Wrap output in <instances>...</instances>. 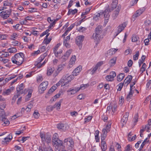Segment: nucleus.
<instances>
[{"label": "nucleus", "mask_w": 151, "mask_h": 151, "mask_svg": "<svg viewBox=\"0 0 151 151\" xmlns=\"http://www.w3.org/2000/svg\"><path fill=\"white\" fill-rule=\"evenodd\" d=\"M11 9L3 11L0 13V16L4 19H6L9 17L11 13Z\"/></svg>", "instance_id": "nucleus-7"}, {"label": "nucleus", "mask_w": 151, "mask_h": 151, "mask_svg": "<svg viewBox=\"0 0 151 151\" xmlns=\"http://www.w3.org/2000/svg\"><path fill=\"white\" fill-rule=\"evenodd\" d=\"M121 8V6L120 5H119L117 6L116 9H115V10L114 11L112 15L113 18L114 19H115L118 16Z\"/></svg>", "instance_id": "nucleus-9"}, {"label": "nucleus", "mask_w": 151, "mask_h": 151, "mask_svg": "<svg viewBox=\"0 0 151 151\" xmlns=\"http://www.w3.org/2000/svg\"><path fill=\"white\" fill-rule=\"evenodd\" d=\"M0 122H3V124H2V125L4 126L8 125L10 124V122L6 117V115L4 110H0Z\"/></svg>", "instance_id": "nucleus-3"}, {"label": "nucleus", "mask_w": 151, "mask_h": 151, "mask_svg": "<svg viewBox=\"0 0 151 151\" xmlns=\"http://www.w3.org/2000/svg\"><path fill=\"white\" fill-rule=\"evenodd\" d=\"M52 145L56 148H58L59 147L63 145V142L59 139L52 141Z\"/></svg>", "instance_id": "nucleus-11"}, {"label": "nucleus", "mask_w": 151, "mask_h": 151, "mask_svg": "<svg viewBox=\"0 0 151 151\" xmlns=\"http://www.w3.org/2000/svg\"><path fill=\"white\" fill-rule=\"evenodd\" d=\"M48 84V81H46L43 82L41 83L38 87V91L39 93L40 94L43 93L46 89Z\"/></svg>", "instance_id": "nucleus-4"}, {"label": "nucleus", "mask_w": 151, "mask_h": 151, "mask_svg": "<svg viewBox=\"0 0 151 151\" xmlns=\"http://www.w3.org/2000/svg\"><path fill=\"white\" fill-rule=\"evenodd\" d=\"M10 135V134H9ZM10 137H6L4 138V141L5 142H9V140H11L12 138V135L10 136L9 135Z\"/></svg>", "instance_id": "nucleus-51"}, {"label": "nucleus", "mask_w": 151, "mask_h": 151, "mask_svg": "<svg viewBox=\"0 0 151 151\" xmlns=\"http://www.w3.org/2000/svg\"><path fill=\"white\" fill-rule=\"evenodd\" d=\"M106 135H104L102 134L101 135V142H105V141H104L105 138L106 137Z\"/></svg>", "instance_id": "nucleus-61"}, {"label": "nucleus", "mask_w": 151, "mask_h": 151, "mask_svg": "<svg viewBox=\"0 0 151 151\" xmlns=\"http://www.w3.org/2000/svg\"><path fill=\"white\" fill-rule=\"evenodd\" d=\"M50 30L49 29H47L45 31L43 32L40 35V37H41L43 36L46 34H47L49 31H50Z\"/></svg>", "instance_id": "nucleus-53"}, {"label": "nucleus", "mask_w": 151, "mask_h": 151, "mask_svg": "<svg viewBox=\"0 0 151 151\" xmlns=\"http://www.w3.org/2000/svg\"><path fill=\"white\" fill-rule=\"evenodd\" d=\"M133 93V91H130L128 95H127V101H129L130 100V99H131V98L132 97Z\"/></svg>", "instance_id": "nucleus-29"}, {"label": "nucleus", "mask_w": 151, "mask_h": 151, "mask_svg": "<svg viewBox=\"0 0 151 151\" xmlns=\"http://www.w3.org/2000/svg\"><path fill=\"white\" fill-rule=\"evenodd\" d=\"M46 142L47 143H49L50 142L51 140V138L50 136H48L47 137H46Z\"/></svg>", "instance_id": "nucleus-59"}, {"label": "nucleus", "mask_w": 151, "mask_h": 151, "mask_svg": "<svg viewBox=\"0 0 151 151\" xmlns=\"http://www.w3.org/2000/svg\"><path fill=\"white\" fill-rule=\"evenodd\" d=\"M82 68L81 66H79L76 68L72 73L73 76H76L78 75L80 72L81 71Z\"/></svg>", "instance_id": "nucleus-15"}, {"label": "nucleus", "mask_w": 151, "mask_h": 151, "mask_svg": "<svg viewBox=\"0 0 151 151\" xmlns=\"http://www.w3.org/2000/svg\"><path fill=\"white\" fill-rule=\"evenodd\" d=\"M24 88L23 83H21L18 85L17 88V92L22 91Z\"/></svg>", "instance_id": "nucleus-20"}, {"label": "nucleus", "mask_w": 151, "mask_h": 151, "mask_svg": "<svg viewBox=\"0 0 151 151\" xmlns=\"http://www.w3.org/2000/svg\"><path fill=\"white\" fill-rule=\"evenodd\" d=\"M91 9V7L87 8L85 12L82 13L81 16H83L84 15L87 14L89 12Z\"/></svg>", "instance_id": "nucleus-32"}, {"label": "nucleus", "mask_w": 151, "mask_h": 151, "mask_svg": "<svg viewBox=\"0 0 151 151\" xmlns=\"http://www.w3.org/2000/svg\"><path fill=\"white\" fill-rule=\"evenodd\" d=\"M76 59V57L75 55H73L71 57L70 61L72 62V64L74 63Z\"/></svg>", "instance_id": "nucleus-48"}, {"label": "nucleus", "mask_w": 151, "mask_h": 151, "mask_svg": "<svg viewBox=\"0 0 151 151\" xmlns=\"http://www.w3.org/2000/svg\"><path fill=\"white\" fill-rule=\"evenodd\" d=\"M57 21V19L55 20L53 22H52L50 24V25L48 26V29H51V28L55 24L56 21Z\"/></svg>", "instance_id": "nucleus-49"}, {"label": "nucleus", "mask_w": 151, "mask_h": 151, "mask_svg": "<svg viewBox=\"0 0 151 151\" xmlns=\"http://www.w3.org/2000/svg\"><path fill=\"white\" fill-rule=\"evenodd\" d=\"M77 10L76 9H75L74 10H72V9H69L68 14V15H70L71 14H74L77 12Z\"/></svg>", "instance_id": "nucleus-28"}, {"label": "nucleus", "mask_w": 151, "mask_h": 151, "mask_svg": "<svg viewBox=\"0 0 151 151\" xmlns=\"http://www.w3.org/2000/svg\"><path fill=\"white\" fill-rule=\"evenodd\" d=\"M75 26V24H71L69 27L67 28V30H68L69 31H70Z\"/></svg>", "instance_id": "nucleus-60"}, {"label": "nucleus", "mask_w": 151, "mask_h": 151, "mask_svg": "<svg viewBox=\"0 0 151 151\" xmlns=\"http://www.w3.org/2000/svg\"><path fill=\"white\" fill-rule=\"evenodd\" d=\"M131 150L130 145H128L125 148V151H129Z\"/></svg>", "instance_id": "nucleus-64"}, {"label": "nucleus", "mask_w": 151, "mask_h": 151, "mask_svg": "<svg viewBox=\"0 0 151 151\" xmlns=\"http://www.w3.org/2000/svg\"><path fill=\"white\" fill-rule=\"evenodd\" d=\"M98 68L95 65V67L93 68V69L91 70V69L90 70V71H91L92 72V74H93L95 72V71L97 70L98 69Z\"/></svg>", "instance_id": "nucleus-55"}, {"label": "nucleus", "mask_w": 151, "mask_h": 151, "mask_svg": "<svg viewBox=\"0 0 151 151\" xmlns=\"http://www.w3.org/2000/svg\"><path fill=\"white\" fill-rule=\"evenodd\" d=\"M142 14L141 11L140 10H138L136 11V14L133 15V17H137L140 16Z\"/></svg>", "instance_id": "nucleus-33"}, {"label": "nucleus", "mask_w": 151, "mask_h": 151, "mask_svg": "<svg viewBox=\"0 0 151 151\" xmlns=\"http://www.w3.org/2000/svg\"><path fill=\"white\" fill-rule=\"evenodd\" d=\"M127 24L126 22H123L120 24L117 27V33L116 35L117 36L120 33L123 31L126 27Z\"/></svg>", "instance_id": "nucleus-8"}, {"label": "nucleus", "mask_w": 151, "mask_h": 151, "mask_svg": "<svg viewBox=\"0 0 151 151\" xmlns=\"http://www.w3.org/2000/svg\"><path fill=\"white\" fill-rule=\"evenodd\" d=\"M124 85V83H121L118 84L117 86L118 87V88L117 89L118 91H120L123 87V86Z\"/></svg>", "instance_id": "nucleus-45"}, {"label": "nucleus", "mask_w": 151, "mask_h": 151, "mask_svg": "<svg viewBox=\"0 0 151 151\" xmlns=\"http://www.w3.org/2000/svg\"><path fill=\"white\" fill-rule=\"evenodd\" d=\"M6 104H4L1 103L0 105V110H4V109L5 108Z\"/></svg>", "instance_id": "nucleus-58"}, {"label": "nucleus", "mask_w": 151, "mask_h": 151, "mask_svg": "<svg viewBox=\"0 0 151 151\" xmlns=\"http://www.w3.org/2000/svg\"><path fill=\"white\" fill-rule=\"evenodd\" d=\"M133 64V62L132 61L130 60L128 62V65L129 67H131Z\"/></svg>", "instance_id": "nucleus-63"}, {"label": "nucleus", "mask_w": 151, "mask_h": 151, "mask_svg": "<svg viewBox=\"0 0 151 151\" xmlns=\"http://www.w3.org/2000/svg\"><path fill=\"white\" fill-rule=\"evenodd\" d=\"M132 78V76L131 75L128 76L125 78L124 83L127 86L131 82Z\"/></svg>", "instance_id": "nucleus-14"}, {"label": "nucleus", "mask_w": 151, "mask_h": 151, "mask_svg": "<svg viewBox=\"0 0 151 151\" xmlns=\"http://www.w3.org/2000/svg\"><path fill=\"white\" fill-rule=\"evenodd\" d=\"M110 76H111V77H112V78H113L115 77L116 76V73L114 71H112V72H111L110 73Z\"/></svg>", "instance_id": "nucleus-56"}, {"label": "nucleus", "mask_w": 151, "mask_h": 151, "mask_svg": "<svg viewBox=\"0 0 151 151\" xmlns=\"http://www.w3.org/2000/svg\"><path fill=\"white\" fill-rule=\"evenodd\" d=\"M32 93V90H30L29 91L28 94L26 96L25 98V100L26 101H27L29 100V99L30 98L31 96Z\"/></svg>", "instance_id": "nucleus-30"}, {"label": "nucleus", "mask_w": 151, "mask_h": 151, "mask_svg": "<svg viewBox=\"0 0 151 151\" xmlns=\"http://www.w3.org/2000/svg\"><path fill=\"white\" fill-rule=\"evenodd\" d=\"M72 80V78L70 77V76H68L65 79V81L64 84L63 85V84L62 85V86H64L68 83L69 82H70Z\"/></svg>", "instance_id": "nucleus-22"}, {"label": "nucleus", "mask_w": 151, "mask_h": 151, "mask_svg": "<svg viewBox=\"0 0 151 151\" xmlns=\"http://www.w3.org/2000/svg\"><path fill=\"white\" fill-rule=\"evenodd\" d=\"M113 78H112V77L110 76V75H108L106 76V80L108 81H112L113 80Z\"/></svg>", "instance_id": "nucleus-43"}, {"label": "nucleus", "mask_w": 151, "mask_h": 151, "mask_svg": "<svg viewBox=\"0 0 151 151\" xmlns=\"http://www.w3.org/2000/svg\"><path fill=\"white\" fill-rule=\"evenodd\" d=\"M60 43L58 44L57 45H56L55 47L54 48V53L55 54V56L57 57L58 55V51H57V50L59 47L60 45Z\"/></svg>", "instance_id": "nucleus-23"}, {"label": "nucleus", "mask_w": 151, "mask_h": 151, "mask_svg": "<svg viewBox=\"0 0 151 151\" xmlns=\"http://www.w3.org/2000/svg\"><path fill=\"white\" fill-rule=\"evenodd\" d=\"M139 39V37L137 36H133L132 38V42H135L137 41Z\"/></svg>", "instance_id": "nucleus-41"}, {"label": "nucleus", "mask_w": 151, "mask_h": 151, "mask_svg": "<svg viewBox=\"0 0 151 151\" xmlns=\"http://www.w3.org/2000/svg\"><path fill=\"white\" fill-rule=\"evenodd\" d=\"M16 77V76H14L13 77H8L6 78L5 79V81H4V83L5 84L7 82H8L11 79H12Z\"/></svg>", "instance_id": "nucleus-39"}, {"label": "nucleus", "mask_w": 151, "mask_h": 151, "mask_svg": "<svg viewBox=\"0 0 151 151\" xmlns=\"http://www.w3.org/2000/svg\"><path fill=\"white\" fill-rule=\"evenodd\" d=\"M129 114V113L128 112H126L125 114L123 116V118H122L121 121V123L122 124V127H123L124 125L126 124L128 120Z\"/></svg>", "instance_id": "nucleus-10"}, {"label": "nucleus", "mask_w": 151, "mask_h": 151, "mask_svg": "<svg viewBox=\"0 0 151 151\" xmlns=\"http://www.w3.org/2000/svg\"><path fill=\"white\" fill-rule=\"evenodd\" d=\"M63 144L66 145L68 147L72 148L74 146V143L72 138L68 137L64 140Z\"/></svg>", "instance_id": "nucleus-5"}, {"label": "nucleus", "mask_w": 151, "mask_h": 151, "mask_svg": "<svg viewBox=\"0 0 151 151\" xmlns=\"http://www.w3.org/2000/svg\"><path fill=\"white\" fill-rule=\"evenodd\" d=\"M116 61V58H113L110 60L109 63L110 65L111 66H113L115 64Z\"/></svg>", "instance_id": "nucleus-27"}, {"label": "nucleus", "mask_w": 151, "mask_h": 151, "mask_svg": "<svg viewBox=\"0 0 151 151\" xmlns=\"http://www.w3.org/2000/svg\"><path fill=\"white\" fill-rule=\"evenodd\" d=\"M59 139L58 134L56 133H55L53 136L52 141H54Z\"/></svg>", "instance_id": "nucleus-35"}, {"label": "nucleus", "mask_w": 151, "mask_h": 151, "mask_svg": "<svg viewBox=\"0 0 151 151\" xmlns=\"http://www.w3.org/2000/svg\"><path fill=\"white\" fill-rule=\"evenodd\" d=\"M62 101V99L60 100L59 102L57 103H56L54 105V109L56 108V109L58 110H59L60 108L61 104Z\"/></svg>", "instance_id": "nucleus-19"}, {"label": "nucleus", "mask_w": 151, "mask_h": 151, "mask_svg": "<svg viewBox=\"0 0 151 151\" xmlns=\"http://www.w3.org/2000/svg\"><path fill=\"white\" fill-rule=\"evenodd\" d=\"M101 13L100 12L99 13H98L95 16L93 17V19L96 20L98 19V17H100L101 15H102Z\"/></svg>", "instance_id": "nucleus-57"}, {"label": "nucleus", "mask_w": 151, "mask_h": 151, "mask_svg": "<svg viewBox=\"0 0 151 151\" xmlns=\"http://www.w3.org/2000/svg\"><path fill=\"white\" fill-rule=\"evenodd\" d=\"M124 76V73H120L117 76V81H121L123 79Z\"/></svg>", "instance_id": "nucleus-26"}, {"label": "nucleus", "mask_w": 151, "mask_h": 151, "mask_svg": "<svg viewBox=\"0 0 151 151\" xmlns=\"http://www.w3.org/2000/svg\"><path fill=\"white\" fill-rule=\"evenodd\" d=\"M54 70V68L53 67H50L47 71V75L49 76L51 75Z\"/></svg>", "instance_id": "nucleus-25"}, {"label": "nucleus", "mask_w": 151, "mask_h": 151, "mask_svg": "<svg viewBox=\"0 0 151 151\" xmlns=\"http://www.w3.org/2000/svg\"><path fill=\"white\" fill-rule=\"evenodd\" d=\"M68 126L66 124H64L62 123H60L57 125V128L59 129L65 131L67 129Z\"/></svg>", "instance_id": "nucleus-13"}, {"label": "nucleus", "mask_w": 151, "mask_h": 151, "mask_svg": "<svg viewBox=\"0 0 151 151\" xmlns=\"http://www.w3.org/2000/svg\"><path fill=\"white\" fill-rule=\"evenodd\" d=\"M147 138H146L144 140V141L142 142L140 147H139L140 149H142L143 147L144 146L146 142H147Z\"/></svg>", "instance_id": "nucleus-52"}, {"label": "nucleus", "mask_w": 151, "mask_h": 151, "mask_svg": "<svg viewBox=\"0 0 151 151\" xmlns=\"http://www.w3.org/2000/svg\"><path fill=\"white\" fill-rule=\"evenodd\" d=\"M84 38V36L80 35L78 36L76 38V43L78 46L79 49H81L82 47V42Z\"/></svg>", "instance_id": "nucleus-6"}, {"label": "nucleus", "mask_w": 151, "mask_h": 151, "mask_svg": "<svg viewBox=\"0 0 151 151\" xmlns=\"http://www.w3.org/2000/svg\"><path fill=\"white\" fill-rule=\"evenodd\" d=\"M139 55V51H137L136 52V54L133 56V59L134 60H137L138 59V57Z\"/></svg>", "instance_id": "nucleus-44"}, {"label": "nucleus", "mask_w": 151, "mask_h": 151, "mask_svg": "<svg viewBox=\"0 0 151 151\" xmlns=\"http://www.w3.org/2000/svg\"><path fill=\"white\" fill-rule=\"evenodd\" d=\"M71 50H69L66 52L64 54V55L68 58L70 54H71Z\"/></svg>", "instance_id": "nucleus-54"}, {"label": "nucleus", "mask_w": 151, "mask_h": 151, "mask_svg": "<svg viewBox=\"0 0 151 151\" xmlns=\"http://www.w3.org/2000/svg\"><path fill=\"white\" fill-rule=\"evenodd\" d=\"M12 4L10 0H7L4 1V6L2 9H7L6 6H11Z\"/></svg>", "instance_id": "nucleus-16"}, {"label": "nucleus", "mask_w": 151, "mask_h": 151, "mask_svg": "<svg viewBox=\"0 0 151 151\" xmlns=\"http://www.w3.org/2000/svg\"><path fill=\"white\" fill-rule=\"evenodd\" d=\"M136 137V135H135L134 136L132 137L131 136L128 137V138L129 140L130 141H132L134 140Z\"/></svg>", "instance_id": "nucleus-46"}, {"label": "nucleus", "mask_w": 151, "mask_h": 151, "mask_svg": "<svg viewBox=\"0 0 151 151\" xmlns=\"http://www.w3.org/2000/svg\"><path fill=\"white\" fill-rule=\"evenodd\" d=\"M89 86V84H82L81 85V86L79 88H78L79 90L80 89L83 90L86 88L88 87Z\"/></svg>", "instance_id": "nucleus-36"}, {"label": "nucleus", "mask_w": 151, "mask_h": 151, "mask_svg": "<svg viewBox=\"0 0 151 151\" xmlns=\"http://www.w3.org/2000/svg\"><path fill=\"white\" fill-rule=\"evenodd\" d=\"M138 116L137 114H136L134 116L133 119V121L134 123H136L138 121Z\"/></svg>", "instance_id": "nucleus-47"}, {"label": "nucleus", "mask_w": 151, "mask_h": 151, "mask_svg": "<svg viewBox=\"0 0 151 151\" xmlns=\"http://www.w3.org/2000/svg\"><path fill=\"white\" fill-rule=\"evenodd\" d=\"M54 109V107L53 106H48L46 108V110L49 112L51 111H52Z\"/></svg>", "instance_id": "nucleus-38"}, {"label": "nucleus", "mask_w": 151, "mask_h": 151, "mask_svg": "<svg viewBox=\"0 0 151 151\" xmlns=\"http://www.w3.org/2000/svg\"><path fill=\"white\" fill-rule=\"evenodd\" d=\"M146 65L145 63H143L141 69L140 71L142 72L141 73H142L145 70V68Z\"/></svg>", "instance_id": "nucleus-42"}, {"label": "nucleus", "mask_w": 151, "mask_h": 151, "mask_svg": "<svg viewBox=\"0 0 151 151\" xmlns=\"http://www.w3.org/2000/svg\"><path fill=\"white\" fill-rule=\"evenodd\" d=\"M14 89V87H12L9 88L6 90L5 91H4L3 93V94L4 95H9Z\"/></svg>", "instance_id": "nucleus-18"}, {"label": "nucleus", "mask_w": 151, "mask_h": 151, "mask_svg": "<svg viewBox=\"0 0 151 151\" xmlns=\"http://www.w3.org/2000/svg\"><path fill=\"white\" fill-rule=\"evenodd\" d=\"M9 52L10 53H15L17 51V50L15 47H12L8 49Z\"/></svg>", "instance_id": "nucleus-34"}, {"label": "nucleus", "mask_w": 151, "mask_h": 151, "mask_svg": "<svg viewBox=\"0 0 151 151\" xmlns=\"http://www.w3.org/2000/svg\"><path fill=\"white\" fill-rule=\"evenodd\" d=\"M118 4L117 0H112V3L111 4V9H109V12H110L111 10H113L114 9H116L117 6V5Z\"/></svg>", "instance_id": "nucleus-17"}, {"label": "nucleus", "mask_w": 151, "mask_h": 151, "mask_svg": "<svg viewBox=\"0 0 151 151\" xmlns=\"http://www.w3.org/2000/svg\"><path fill=\"white\" fill-rule=\"evenodd\" d=\"M46 55V54H44L43 55H41L38 59V61H39L37 63V64H39V63H40L44 59L45 56Z\"/></svg>", "instance_id": "nucleus-37"}, {"label": "nucleus", "mask_w": 151, "mask_h": 151, "mask_svg": "<svg viewBox=\"0 0 151 151\" xmlns=\"http://www.w3.org/2000/svg\"><path fill=\"white\" fill-rule=\"evenodd\" d=\"M104 14V17L105 18V20L106 22H108L110 15L109 14V12L107 9L105 10L103 12H102L101 14Z\"/></svg>", "instance_id": "nucleus-12"}, {"label": "nucleus", "mask_w": 151, "mask_h": 151, "mask_svg": "<svg viewBox=\"0 0 151 151\" xmlns=\"http://www.w3.org/2000/svg\"><path fill=\"white\" fill-rule=\"evenodd\" d=\"M79 91L78 88H70L68 91L70 92L71 94H73Z\"/></svg>", "instance_id": "nucleus-21"}, {"label": "nucleus", "mask_w": 151, "mask_h": 151, "mask_svg": "<svg viewBox=\"0 0 151 151\" xmlns=\"http://www.w3.org/2000/svg\"><path fill=\"white\" fill-rule=\"evenodd\" d=\"M40 114L37 110H35L33 116L36 119H38L40 116Z\"/></svg>", "instance_id": "nucleus-31"}, {"label": "nucleus", "mask_w": 151, "mask_h": 151, "mask_svg": "<svg viewBox=\"0 0 151 151\" xmlns=\"http://www.w3.org/2000/svg\"><path fill=\"white\" fill-rule=\"evenodd\" d=\"M145 24L146 26H149L151 24V21L150 20H146L145 22Z\"/></svg>", "instance_id": "nucleus-40"}, {"label": "nucleus", "mask_w": 151, "mask_h": 151, "mask_svg": "<svg viewBox=\"0 0 151 151\" xmlns=\"http://www.w3.org/2000/svg\"><path fill=\"white\" fill-rule=\"evenodd\" d=\"M132 50L131 49H128L126 50L124 52V54L126 55H127L130 53H131Z\"/></svg>", "instance_id": "nucleus-50"}, {"label": "nucleus", "mask_w": 151, "mask_h": 151, "mask_svg": "<svg viewBox=\"0 0 151 151\" xmlns=\"http://www.w3.org/2000/svg\"><path fill=\"white\" fill-rule=\"evenodd\" d=\"M102 26L101 25L97 26L95 29V33L93 34V38L96 43H98L100 40V35L102 32Z\"/></svg>", "instance_id": "nucleus-2"}, {"label": "nucleus", "mask_w": 151, "mask_h": 151, "mask_svg": "<svg viewBox=\"0 0 151 151\" xmlns=\"http://www.w3.org/2000/svg\"><path fill=\"white\" fill-rule=\"evenodd\" d=\"M24 58V54L22 53L16 54L12 58L13 63L20 65L23 63Z\"/></svg>", "instance_id": "nucleus-1"}, {"label": "nucleus", "mask_w": 151, "mask_h": 151, "mask_svg": "<svg viewBox=\"0 0 151 151\" xmlns=\"http://www.w3.org/2000/svg\"><path fill=\"white\" fill-rule=\"evenodd\" d=\"M92 118V117L91 116L88 117L87 118L85 119L86 120L84 121V123H86L87 122H89L90 120H91V119Z\"/></svg>", "instance_id": "nucleus-62"}, {"label": "nucleus", "mask_w": 151, "mask_h": 151, "mask_svg": "<svg viewBox=\"0 0 151 151\" xmlns=\"http://www.w3.org/2000/svg\"><path fill=\"white\" fill-rule=\"evenodd\" d=\"M101 147L102 151H105L107 149V145L106 142H101Z\"/></svg>", "instance_id": "nucleus-24"}]
</instances>
